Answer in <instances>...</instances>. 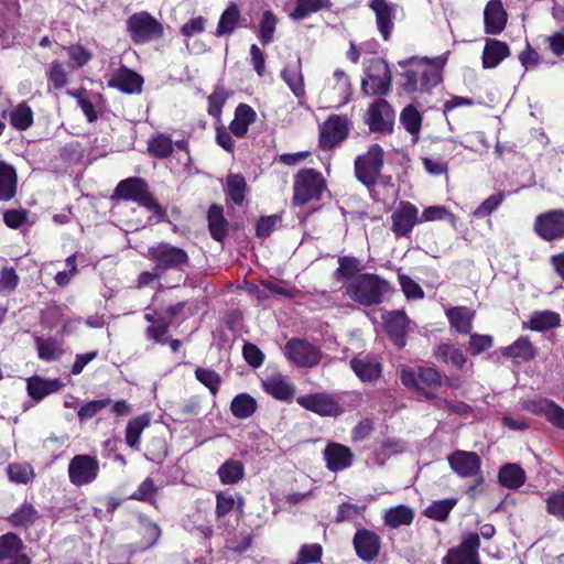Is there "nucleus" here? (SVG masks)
I'll return each instance as SVG.
<instances>
[{
    "label": "nucleus",
    "mask_w": 564,
    "mask_h": 564,
    "mask_svg": "<svg viewBox=\"0 0 564 564\" xmlns=\"http://www.w3.org/2000/svg\"><path fill=\"white\" fill-rule=\"evenodd\" d=\"M218 477L225 485L237 484L245 475V467L240 460L228 459L218 468Z\"/></svg>",
    "instance_id": "nucleus-42"
},
{
    "label": "nucleus",
    "mask_w": 564,
    "mask_h": 564,
    "mask_svg": "<svg viewBox=\"0 0 564 564\" xmlns=\"http://www.w3.org/2000/svg\"><path fill=\"white\" fill-rule=\"evenodd\" d=\"M323 547L318 543L301 546L296 560L292 564H314L321 561Z\"/></svg>",
    "instance_id": "nucleus-54"
},
{
    "label": "nucleus",
    "mask_w": 564,
    "mask_h": 564,
    "mask_svg": "<svg viewBox=\"0 0 564 564\" xmlns=\"http://www.w3.org/2000/svg\"><path fill=\"white\" fill-rule=\"evenodd\" d=\"M508 14L500 0H490L484 10L485 32L500 34L507 24Z\"/></svg>",
    "instance_id": "nucleus-26"
},
{
    "label": "nucleus",
    "mask_w": 564,
    "mask_h": 564,
    "mask_svg": "<svg viewBox=\"0 0 564 564\" xmlns=\"http://www.w3.org/2000/svg\"><path fill=\"white\" fill-rule=\"evenodd\" d=\"M446 316L449 319L452 327L457 332L467 334L471 329V321L474 312L467 307H452L446 312Z\"/></svg>",
    "instance_id": "nucleus-39"
},
{
    "label": "nucleus",
    "mask_w": 564,
    "mask_h": 564,
    "mask_svg": "<svg viewBox=\"0 0 564 564\" xmlns=\"http://www.w3.org/2000/svg\"><path fill=\"white\" fill-rule=\"evenodd\" d=\"M257 401L248 393H240L236 395L230 404V410L237 419H248L257 410Z\"/></svg>",
    "instance_id": "nucleus-41"
},
{
    "label": "nucleus",
    "mask_w": 564,
    "mask_h": 564,
    "mask_svg": "<svg viewBox=\"0 0 564 564\" xmlns=\"http://www.w3.org/2000/svg\"><path fill=\"white\" fill-rule=\"evenodd\" d=\"M247 189L246 180L240 174H229L226 180V193L230 200L240 205Z\"/></svg>",
    "instance_id": "nucleus-45"
},
{
    "label": "nucleus",
    "mask_w": 564,
    "mask_h": 564,
    "mask_svg": "<svg viewBox=\"0 0 564 564\" xmlns=\"http://www.w3.org/2000/svg\"><path fill=\"white\" fill-rule=\"evenodd\" d=\"M323 454L327 468L334 473L350 467L354 460V454L350 448L335 442L328 443Z\"/></svg>",
    "instance_id": "nucleus-22"
},
{
    "label": "nucleus",
    "mask_w": 564,
    "mask_h": 564,
    "mask_svg": "<svg viewBox=\"0 0 564 564\" xmlns=\"http://www.w3.org/2000/svg\"><path fill=\"white\" fill-rule=\"evenodd\" d=\"M369 8L375 12L378 31L386 41L389 40L394 25L395 6L388 0H371Z\"/></svg>",
    "instance_id": "nucleus-21"
},
{
    "label": "nucleus",
    "mask_w": 564,
    "mask_h": 564,
    "mask_svg": "<svg viewBox=\"0 0 564 564\" xmlns=\"http://www.w3.org/2000/svg\"><path fill=\"white\" fill-rule=\"evenodd\" d=\"M380 536L367 529L358 530L354 536V546L357 555L366 561H372L380 551Z\"/></svg>",
    "instance_id": "nucleus-23"
},
{
    "label": "nucleus",
    "mask_w": 564,
    "mask_h": 564,
    "mask_svg": "<svg viewBox=\"0 0 564 564\" xmlns=\"http://www.w3.org/2000/svg\"><path fill=\"white\" fill-rule=\"evenodd\" d=\"M362 270L361 261L355 257H339L338 268L335 271V279L347 280Z\"/></svg>",
    "instance_id": "nucleus-49"
},
{
    "label": "nucleus",
    "mask_w": 564,
    "mask_h": 564,
    "mask_svg": "<svg viewBox=\"0 0 564 564\" xmlns=\"http://www.w3.org/2000/svg\"><path fill=\"white\" fill-rule=\"evenodd\" d=\"M148 258L155 262V267L163 274L167 270H182L188 262V256L185 250L166 242H160L149 247Z\"/></svg>",
    "instance_id": "nucleus-7"
},
{
    "label": "nucleus",
    "mask_w": 564,
    "mask_h": 564,
    "mask_svg": "<svg viewBox=\"0 0 564 564\" xmlns=\"http://www.w3.org/2000/svg\"><path fill=\"white\" fill-rule=\"evenodd\" d=\"M240 10L236 3H230L220 15L215 35L224 36L234 33L240 21Z\"/></svg>",
    "instance_id": "nucleus-37"
},
{
    "label": "nucleus",
    "mask_w": 564,
    "mask_h": 564,
    "mask_svg": "<svg viewBox=\"0 0 564 564\" xmlns=\"http://www.w3.org/2000/svg\"><path fill=\"white\" fill-rule=\"evenodd\" d=\"M324 188L325 181L319 172L303 170L295 178L293 200L297 205H304L312 199H318Z\"/></svg>",
    "instance_id": "nucleus-8"
},
{
    "label": "nucleus",
    "mask_w": 564,
    "mask_h": 564,
    "mask_svg": "<svg viewBox=\"0 0 564 564\" xmlns=\"http://www.w3.org/2000/svg\"><path fill=\"white\" fill-rule=\"evenodd\" d=\"M99 462L90 455H75L68 465L69 481L75 486L91 484L98 476Z\"/></svg>",
    "instance_id": "nucleus-12"
},
{
    "label": "nucleus",
    "mask_w": 564,
    "mask_h": 564,
    "mask_svg": "<svg viewBox=\"0 0 564 564\" xmlns=\"http://www.w3.org/2000/svg\"><path fill=\"white\" fill-rule=\"evenodd\" d=\"M498 478L503 487L518 489L525 482L527 475L519 465L509 463L500 468Z\"/></svg>",
    "instance_id": "nucleus-35"
},
{
    "label": "nucleus",
    "mask_w": 564,
    "mask_h": 564,
    "mask_svg": "<svg viewBox=\"0 0 564 564\" xmlns=\"http://www.w3.org/2000/svg\"><path fill=\"white\" fill-rule=\"evenodd\" d=\"M547 512L560 521H564V491H555L546 499Z\"/></svg>",
    "instance_id": "nucleus-61"
},
{
    "label": "nucleus",
    "mask_w": 564,
    "mask_h": 564,
    "mask_svg": "<svg viewBox=\"0 0 564 564\" xmlns=\"http://www.w3.org/2000/svg\"><path fill=\"white\" fill-rule=\"evenodd\" d=\"M62 386L63 384L58 379H43L36 376L28 379L26 382L29 395L37 401L53 392L58 391Z\"/></svg>",
    "instance_id": "nucleus-32"
},
{
    "label": "nucleus",
    "mask_w": 564,
    "mask_h": 564,
    "mask_svg": "<svg viewBox=\"0 0 564 564\" xmlns=\"http://www.w3.org/2000/svg\"><path fill=\"white\" fill-rule=\"evenodd\" d=\"M242 355L247 364L252 368H259L264 361V354L257 345L251 343L243 345Z\"/></svg>",
    "instance_id": "nucleus-64"
},
{
    "label": "nucleus",
    "mask_w": 564,
    "mask_h": 564,
    "mask_svg": "<svg viewBox=\"0 0 564 564\" xmlns=\"http://www.w3.org/2000/svg\"><path fill=\"white\" fill-rule=\"evenodd\" d=\"M350 366L362 381L376 380L381 373V365L376 357L360 356L351 359Z\"/></svg>",
    "instance_id": "nucleus-30"
},
{
    "label": "nucleus",
    "mask_w": 564,
    "mask_h": 564,
    "mask_svg": "<svg viewBox=\"0 0 564 564\" xmlns=\"http://www.w3.org/2000/svg\"><path fill=\"white\" fill-rule=\"evenodd\" d=\"M382 319L389 336L399 347L404 346V335L410 327V321L405 313L403 311L387 312L382 315Z\"/></svg>",
    "instance_id": "nucleus-27"
},
{
    "label": "nucleus",
    "mask_w": 564,
    "mask_h": 564,
    "mask_svg": "<svg viewBox=\"0 0 564 564\" xmlns=\"http://www.w3.org/2000/svg\"><path fill=\"white\" fill-rule=\"evenodd\" d=\"M505 193L499 192L486 198L475 210L474 216L482 218L491 215L503 202Z\"/></svg>",
    "instance_id": "nucleus-57"
},
{
    "label": "nucleus",
    "mask_w": 564,
    "mask_h": 564,
    "mask_svg": "<svg viewBox=\"0 0 564 564\" xmlns=\"http://www.w3.org/2000/svg\"><path fill=\"white\" fill-rule=\"evenodd\" d=\"M479 535L477 533H469L463 538L458 546L447 551L446 555L442 558V564H479Z\"/></svg>",
    "instance_id": "nucleus-13"
},
{
    "label": "nucleus",
    "mask_w": 564,
    "mask_h": 564,
    "mask_svg": "<svg viewBox=\"0 0 564 564\" xmlns=\"http://www.w3.org/2000/svg\"><path fill=\"white\" fill-rule=\"evenodd\" d=\"M11 124L21 131L26 130L33 123V111L26 102H20L10 113Z\"/></svg>",
    "instance_id": "nucleus-48"
},
{
    "label": "nucleus",
    "mask_w": 564,
    "mask_h": 564,
    "mask_svg": "<svg viewBox=\"0 0 564 564\" xmlns=\"http://www.w3.org/2000/svg\"><path fill=\"white\" fill-rule=\"evenodd\" d=\"M327 7V0H296V7L290 17L293 20H303Z\"/></svg>",
    "instance_id": "nucleus-51"
},
{
    "label": "nucleus",
    "mask_w": 564,
    "mask_h": 564,
    "mask_svg": "<svg viewBox=\"0 0 564 564\" xmlns=\"http://www.w3.org/2000/svg\"><path fill=\"white\" fill-rule=\"evenodd\" d=\"M127 31L134 44H143L160 39L163 26L150 13L142 11L128 18Z\"/></svg>",
    "instance_id": "nucleus-5"
},
{
    "label": "nucleus",
    "mask_w": 564,
    "mask_h": 564,
    "mask_svg": "<svg viewBox=\"0 0 564 564\" xmlns=\"http://www.w3.org/2000/svg\"><path fill=\"white\" fill-rule=\"evenodd\" d=\"M151 415L149 413L141 414L130 420L126 427V443L133 449H140V436L142 432L150 425Z\"/></svg>",
    "instance_id": "nucleus-34"
},
{
    "label": "nucleus",
    "mask_w": 564,
    "mask_h": 564,
    "mask_svg": "<svg viewBox=\"0 0 564 564\" xmlns=\"http://www.w3.org/2000/svg\"><path fill=\"white\" fill-rule=\"evenodd\" d=\"M530 324L531 328L534 330L553 328L560 324V315L550 311L535 313L532 316Z\"/></svg>",
    "instance_id": "nucleus-55"
},
{
    "label": "nucleus",
    "mask_w": 564,
    "mask_h": 564,
    "mask_svg": "<svg viewBox=\"0 0 564 564\" xmlns=\"http://www.w3.org/2000/svg\"><path fill=\"white\" fill-rule=\"evenodd\" d=\"M435 356L440 360L446 364H451L457 368H462L467 360L463 350L452 344L438 345L435 351Z\"/></svg>",
    "instance_id": "nucleus-44"
},
{
    "label": "nucleus",
    "mask_w": 564,
    "mask_h": 564,
    "mask_svg": "<svg viewBox=\"0 0 564 564\" xmlns=\"http://www.w3.org/2000/svg\"><path fill=\"white\" fill-rule=\"evenodd\" d=\"M524 408L536 415H544L554 426L564 430V409L549 399L533 400Z\"/></svg>",
    "instance_id": "nucleus-25"
},
{
    "label": "nucleus",
    "mask_w": 564,
    "mask_h": 564,
    "mask_svg": "<svg viewBox=\"0 0 564 564\" xmlns=\"http://www.w3.org/2000/svg\"><path fill=\"white\" fill-rule=\"evenodd\" d=\"M455 505L456 500L454 499L434 501L426 508L425 516L437 521H443L448 517Z\"/></svg>",
    "instance_id": "nucleus-56"
},
{
    "label": "nucleus",
    "mask_w": 564,
    "mask_h": 564,
    "mask_svg": "<svg viewBox=\"0 0 564 564\" xmlns=\"http://www.w3.org/2000/svg\"><path fill=\"white\" fill-rule=\"evenodd\" d=\"M400 122L403 128L412 135L413 142H417L422 126V113L415 106H406L400 113Z\"/></svg>",
    "instance_id": "nucleus-38"
},
{
    "label": "nucleus",
    "mask_w": 564,
    "mask_h": 564,
    "mask_svg": "<svg viewBox=\"0 0 564 564\" xmlns=\"http://www.w3.org/2000/svg\"><path fill=\"white\" fill-rule=\"evenodd\" d=\"M17 192V173L15 170L0 162V200H10Z\"/></svg>",
    "instance_id": "nucleus-36"
},
{
    "label": "nucleus",
    "mask_w": 564,
    "mask_h": 564,
    "mask_svg": "<svg viewBox=\"0 0 564 564\" xmlns=\"http://www.w3.org/2000/svg\"><path fill=\"white\" fill-rule=\"evenodd\" d=\"M502 354L517 361H528L534 358L535 350L528 338L520 337L512 345L503 348Z\"/></svg>",
    "instance_id": "nucleus-40"
},
{
    "label": "nucleus",
    "mask_w": 564,
    "mask_h": 564,
    "mask_svg": "<svg viewBox=\"0 0 564 564\" xmlns=\"http://www.w3.org/2000/svg\"><path fill=\"white\" fill-rule=\"evenodd\" d=\"M226 99V90L224 87L217 86L213 94L208 97V113L214 117H219Z\"/></svg>",
    "instance_id": "nucleus-63"
},
{
    "label": "nucleus",
    "mask_w": 564,
    "mask_h": 564,
    "mask_svg": "<svg viewBox=\"0 0 564 564\" xmlns=\"http://www.w3.org/2000/svg\"><path fill=\"white\" fill-rule=\"evenodd\" d=\"M10 481L26 485L35 477L34 469L29 463H12L7 468Z\"/></svg>",
    "instance_id": "nucleus-47"
},
{
    "label": "nucleus",
    "mask_w": 564,
    "mask_h": 564,
    "mask_svg": "<svg viewBox=\"0 0 564 564\" xmlns=\"http://www.w3.org/2000/svg\"><path fill=\"white\" fill-rule=\"evenodd\" d=\"M383 158V149L377 143L371 144L366 153L355 159L356 178L368 188L373 187L381 174Z\"/></svg>",
    "instance_id": "nucleus-4"
},
{
    "label": "nucleus",
    "mask_w": 564,
    "mask_h": 564,
    "mask_svg": "<svg viewBox=\"0 0 564 564\" xmlns=\"http://www.w3.org/2000/svg\"><path fill=\"white\" fill-rule=\"evenodd\" d=\"M395 113L389 102L378 99L368 109L366 122L373 132H391L393 129Z\"/></svg>",
    "instance_id": "nucleus-16"
},
{
    "label": "nucleus",
    "mask_w": 564,
    "mask_h": 564,
    "mask_svg": "<svg viewBox=\"0 0 564 564\" xmlns=\"http://www.w3.org/2000/svg\"><path fill=\"white\" fill-rule=\"evenodd\" d=\"M349 131V122L346 117L330 116L323 124L319 135V145L330 150L343 142Z\"/></svg>",
    "instance_id": "nucleus-17"
},
{
    "label": "nucleus",
    "mask_w": 564,
    "mask_h": 564,
    "mask_svg": "<svg viewBox=\"0 0 564 564\" xmlns=\"http://www.w3.org/2000/svg\"><path fill=\"white\" fill-rule=\"evenodd\" d=\"M208 223L212 237L217 241H221L226 235V221L220 207L212 206L209 208Z\"/></svg>",
    "instance_id": "nucleus-50"
},
{
    "label": "nucleus",
    "mask_w": 564,
    "mask_h": 564,
    "mask_svg": "<svg viewBox=\"0 0 564 564\" xmlns=\"http://www.w3.org/2000/svg\"><path fill=\"white\" fill-rule=\"evenodd\" d=\"M534 231L546 241L564 238V210L554 209L540 214L534 221Z\"/></svg>",
    "instance_id": "nucleus-14"
},
{
    "label": "nucleus",
    "mask_w": 564,
    "mask_h": 564,
    "mask_svg": "<svg viewBox=\"0 0 564 564\" xmlns=\"http://www.w3.org/2000/svg\"><path fill=\"white\" fill-rule=\"evenodd\" d=\"M451 469L460 478H476L477 484L484 481L481 470V459L475 452L457 449L447 456Z\"/></svg>",
    "instance_id": "nucleus-11"
},
{
    "label": "nucleus",
    "mask_w": 564,
    "mask_h": 564,
    "mask_svg": "<svg viewBox=\"0 0 564 564\" xmlns=\"http://www.w3.org/2000/svg\"><path fill=\"white\" fill-rule=\"evenodd\" d=\"M443 219H448L452 225L456 223V217L443 206H430L425 208L422 213V218H420L421 223Z\"/></svg>",
    "instance_id": "nucleus-60"
},
{
    "label": "nucleus",
    "mask_w": 564,
    "mask_h": 564,
    "mask_svg": "<svg viewBox=\"0 0 564 564\" xmlns=\"http://www.w3.org/2000/svg\"><path fill=\"white\" fill-rule=\"evenodd\" d=\"M261 386L265 393L280 401L289 402L295 394V387L281 373L267 376Z\"/></svg>",
    "instance_id": "nucleus-24"
},
{
    "label": "nucleus",
    "mask_w": 564,
    "mask_h": 564,
    "mask_svg": "<svg viewBox=\"0 0 564 564\" xmlns=\"http://www.w3.org/2000/svg\"><path fill=\"white\" fill-rule=\"evenodd\" d=\"M391 84V73L388 64L381 58L370 62L362 79V90L369 96H382L388 94Z\"/></svg>",
    "instance_id": "nucleus-9"
},
{
    "label": "nucleus",
    "mask_w": 564,
    "mask_h": 564,
    "mask_svg": "<svg viewBox=\"0 0 564 564\" xmlns=\"http://www.w3.org/2000/svg\"><path fill=\"white\" fill-rule=\"evenodd\" d=\"M37 518V511L30 503L22 505L9 518V521L14 527H28L32 524Z\"/></svg>",
    "instance_id": "nucleus-53"
},
{
    "label": "nucleus",
    "mask_w": 564,
    "mask_h": 564,
    "mask_svg": "<svg viewBox=\"0 0 564 564\" xmlns=\"http://www.w3.org/2000/svg\"><path fill=\"white\" fill-rule=\"evenodd\" d=\"M391 230L397 237L409 236L420 224L419 209L409 202H400L391 214Z\"/></svg>",
    "instance_id": "nucleus-15"
},
{
    "label": "nucleus",
    "mask_w": 564,
    "mask_h": 564,
    "mask_svg": "<svg viewBox=\"0 0 564 564\" xmlns=\"http://www.w3.org/2000/svg\"><path fill=\"white\" fill-rule=\"evenodd\" d=\"M143 78L126 66L113 70L108 79V86L126 94H139L142 90Z\"/></svg>",
    "instance_id": "nucleus-20"
},
{
    "label": "nucleus",
    "mask_w": 564,
    "mask_h": 564,
    "mask_svg": "<svg viewBox=\"0 0 564 564\" xmlns=\"http://www.w3.org/2000/svg\"><path fill=\"white\" fill-rule=\"evenodd\" d=\"M115 198L132 200L145 207L152 213L151 219L159 223L164 219L165 213L159 203L149 192L148 184L139 177L126 178L117 185L113 193Z\"/></svg>",
    "instance_id": "nucleus-3"
},
{
    "label": "nucleus",
    "mask_w": 564,
    "mask_h": 564,
    "mask_svg": "<svg viewBox=\"0 0 564 564\" xmlns=\"http://www.w3.org/2000/svg\"><path fill=\"white\" fill-rule=\"evenodd\" d=\"M390 286L387 281L376 274L364 273L351 279L345 286V292L354 302L365 306L377 305Z\"/></svg>",
    "instance_id": "nucleus-2"
},
{
    "label": "nucleus",
    "mask_w": 564,
    "mask_h": 564,
    "mask_svg": "<svg viewBox=\"0 0 564 564\" xmlns=\"http://www.w3.org/2000/svg\"><path fill=\"white\" fill-rule=\"evenodd\" d=\"M25 545L15 533L8 532L0 536V564H31L24 552Z\"/></svg>",
    "instance_id": "nucleus-19"
},
{
    "label": "nucleus",
    "mask_w": 564,
    "mask_h": 564,
    "mask_svg": "<svg viewBox=\"0 0 564 564\" xmlns=\"http://www.w3.org/2000/svg\"><path fill=\"white\" fill-rule=\"evenodd\" d=\"M299 405L322 416H337L341 409L335 398L328 393H310L296 399Z\"/></svg>",
    "instance_id": "nucleus-18"
},
{
    "label": "nucleus",
    "mask_w": 564,
    "mask_h": 564,
    "mask_svg": "<svg viewBox=\"0 0 564 564\" xmlns=\"http://www.w3.org/2000/svg\"><path fill=\"white\" fill-rule=\"evenodd\" d=\"M279 20L276 15L267 10L263 12L259 22L258 37L263 45L270 44L274 40V32Z\"/></svg>",
    "instance_id": "nucleus-46"
},
{
    "label": "nucleus",
    "mask_w": 564,
    "mask_h": 564,
    "mask_svg": "<svg viewBox=\"0 0 564 564\" xmlns=\"http://www.w3.org/2000/svg\"><path fill=\"white\" fill-rule=\"evenodd\" d=\"M510 54L507 43L496 40L487 39L482 51V67L495 68Z\"/></svg>",
    "instance_id": "nucleus-28"
},
{
    "label": "nucleus",
    "mask_w": 564,
    "mask_h": 564,
    "mask_svg": "<svg viewBox=\"0 0 564 564\" xmlns=\"http://www.w3.org/2000/svg\"><path fill=\"white\" fill-rule=\"evenodd\" d=\"M333 89L338 96V104L344 105L348 102L351 96V85L349 77L340 69H336L333 74Z\"/></svg>",
    "instance_id": "nucleus-52"
},
{
    "label": "nucleus",
    "mask_w": 564,
    "mask_h": 564,
    "mask_svg": "<svg viewBox=\"0 0 564 564\" xmlns=\"http://www.w3.org/2000/svg\"><path fill=\"white\" fill-rule=\"evenodd\" d=\"M401 381L406 388L414 389L429 399L436 395L442 384L438 371L430 367H421L417 371L405 368L401 372Z\"/></svg>",
    "instance_id": "nucleus-6"
},
{
    "label": "nucleus",
    "mask_w": 564,
    "mask_h": 564,
    "mask_svg": "<svg viewBox=\"0 0 564 564\" xmlns=\"http://www.w3.org/2000/svg\"><path fill=\"white\" fill-rule=\"evenodd\" d=\"M34 344L37 356L43 361L51 362L59 360L64 352L62 343L53 337L44 338L34 335Z\"/></svg>",
    "instance_id": "nucleus-31"
},
{
    "label": "nucleus",
    "mask_w": 564,
    "mask_h": 564,
    "mask_svg": "<svg viewBox=\"0 0 564 564\" xmlns=\"http://www.w3.org/2000/svg\"><path fill=\"white\" fill-rule=\"evenodd\" d=\"M414 514L411 508L400 505L388 509L384 513V523L390 528L408 525L413 521Z\"/></svg>",
    "instance_id": "nucleus-43"
},
{
    "label": "nucleus",
    "mask_w": 564,
    "mask_h": 564,
    "mask_svg": "<svg viewBox=\"0 0 564 564\" xmlns=\"http://www.w3.org/2000/svg\"><path fill=\"white\" fill-rule=\"evenodd\" d=\"M149 151L158 158H166L173 151V144L170 137L160 134L149 142Z\"/></svg>",
    "instance_id": "nucleus-58"
},
{
    "label": "nucleus",
    "mask_w": 564,
    "mask_h": 564,
    "mask_svg": "<svg viewBox=\"0 0 564 564\" xmlns=\"http://www.w3.org/2000/svg\"><path fill=\"white\" fill-rule=\"evenodd\" d=\"M257 119V113L252 107L247 104H239L235 110V117L229 124L230 132L242 138L247 134L249 126Z\"/></svg>",
    "instance_id": "nucleus-29"
},
{
    "label": "nucleus",
    "mask_w": 564,
    "mask_h": 564,
    "mask_svg": "<svg viewBox=\"0 0 564 564\" xmlns=\"http://www.w3.org/2000/svg\"><path fill=\"white\" fill-rule=\"evenodd\" d=\"M47 77L56 89H61L67 84L66 70L64 66L57 61L51 63L47 70Z\"/></svg>",
    "instance_id": "nucleus-62"
},
{
    "label": "nucleus",
    "mask_w": 564,
    "mask_h": 564,
    "mask_svg": "<svg viewBox=\"0 0 564 564\" xmlns=\"http://www.w3.org/2000/svg\"><path fill=\"white\" fill-rule=\"evenodd\" d=\"M282 79L292 90V93L297 97L302 98L305 95L304 79L301 69V58H297V62L292 65H286L282 73Z\"/></svg>",
    "instance_id": "nucleus-33"
},
{
    "label": "nucleus",
    "mask_w": 564,
    "mask_h": 564,
    "mask_svg": "<svg viewBox=\"0 0 564 564\" xmlns=\"http://www.w3.org/2000/svg\"><path fill=\"white\" fill-rule=\"evenodd\" d=\"M444 61L437 58V65L430 64L426 59L411 58L400 62L404 69L402 73V87L406 93L427 90L436 86L441 79V67Z\"/></svg>",
    "instance_id": "nucleus-1"
},
{
    "label": "nucleus",
    "mask_w": 564,
    "mask_h": 564,
    "mask_svg": "<svg viewBox=\"0 0 564 564\" xmlns=\"http://www.w3.org/2000/svg\"><path fill=\"white\" fill-rule=\"evenodd\" d=\"M286 359L301 368H313L317 366L322 358L321 350L314 345L303 339H290L284 346Z\"/></svg>",
    "instance_id": "nucleus-10"
},
{
    "label": "nucleus",
    "mask_w": 564,
    "mask_h": 564,
    "mask_svg": "<svg viewBox=\"0 0 564 564\" xmlns=\"http://www.w3.org/2000/svg\"><path fill=\"white\" fill-rule=\"evenodd\" d=\"M195 377L202 384L209 389L212 394L215 395L217 393L220 384V377L216 371L208 368H197L195 370Z\"/></svg>",
    "instance_id": "nucleus-59"
}]
</instances>
